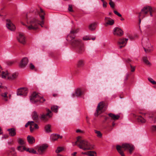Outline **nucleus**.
I'll use <instances>...</instances> for the list:
<instances>
[{
	"instance_id": "f257e3e1",
	"label": "nucleus",
	"mask_w": 156,
	"mask_h": 156,
	"mask_svg": "<svg viewBox=\"0 0 156 156\" xmlns=\"http://www.w3.org/2000/svg\"><path fill=\"white\" fill-rule=\"evenodd\" d=\"M36 11L38 12V13L40 17L42 20L41 21H39L36 18L31 19L29 20H27V15H26V20L27 22V25H26L27 29L29 30H35L37 29L39 25H40L41 27H43V25L44 24V15L45 13L44 11L40 8V11H38L37 9Z\"/></svg>"
},
{
	"instance_id": "f03ea898",
	"label": "nucleus",
	"mask_w": 156,
	"mask_h": 156,
	"mask_svg": "<svg viewBox=\"0 0 156 156\" xmlns=\"http://www.w3.org/2000/svg\"><path fill=\"white\" fill-rule=\"evenodd\" d=\"M78 31V29H72L70 31V33L67 36V41L70 42L72 45L74 47H77L82 43L80 40L75 38V34Z\"/></svg>"
},
{
	"instance_id": "7ed1b4c3",
	"label": "nucleus",
	"mask_w": 156,
	"mask_h": 156,
	"mask_svg": "<svg viewBox=\"0 0 156 156\" xmlns=\"http://www.w3.org/2000/svg\"><path fill=\"white\" fill-rule=\"evenodd\" d=\"M116 149L122 156H125L122 148H124L125 150H128L130 154H131L134 149V147L132 144L127 143L123 144L121 146L118 145L116 146Z\"/></svg>"
},
{
	"instance_id": "20e7f679",
	"label": "nucleus",
	"mask_w": 156,
	"mask_h": 156,
	"mask_svg": "<svg viewBox=\"0 0 156 156\" xmlns=\"http://www.w3.org/2000/svg\"><path fill=\"white\" fill-rule=\"evenodd\" d=\"M78 147L84 151L91 150L94 148V145L86 140H82L81 138H80L79 144H78Z\"/></svg>"
},
{
	"instance_id": "39448f33",
	"label": "nucleus",
	"mask_w": 156,
	"mask_h": 156,
	"mask_svg": "<svg viewBox=\"0 0 156 156\" xmlns=\"http://www.w3.org/2000/svg\"><path fill=\"white\" fill-rule=\"evenodd\" d=\"M30 100L31 102L35 103L38 102L43 103L45 100L42 97H40L36 92H34L30 97Z\"/></svg>"
},
{
	"instance_id": "423d86ee",
	"label": "nucleus",
	"mask_w": 156,
	"mask_h": 156,
	"mask_svg": "<svg viewBox=\"0 0 156 156\" xmlns=\"http://www.w3.org/2000/svg\"><path fill=\"white\" fill-rule=\"evenodd\" d=\"M106 109V107L104 102H100L98 105L96 113L97 115H98L101 112L105 111Z\"/></svg>"
},
{
	"instance_id": "0eeeda50",
	"label": "nucleus",
	"mask_w": 156,
	"mask_h": 156,
	"mask_svg": "<svg viewBox=\"0 0 156 156\" xmlns=\"http://www.w3.org/2000/svg\"><path fill=\"white\" fill-rule=\"evenodd\" d=\"M153 11L151 7L150 6H146L144 7L141 10L140 12V16H141L142 14L144 15L146 14L148 12H150V15L151 16H152V12Z\"/></svg>"
},
{
	"instance_id": "6e6552de",
	"label": "nucleus",
	"mask_w": 156,
	"mask_h": 156,
	"mask_svg": "<svg viewBox=\"0 0 156 156\" xmlns=\"http://www.w3.org/2000/svg\"><path fill=\"white\" fill-rule=\"evenodd\" d=\"M46 111L47 113H43L39 117L40 119L44 121H47L48 118L51 116V111L48 109H46Z\"/></svg>"
},
{
	"instance_id": "1a4fd4ad",
	"label": "nucleus",
	"mask_w": 156,
	"mask_h": 156,
	"mask_svg": "<svg viewBox=\"0 0 156 156\" xmlns=\"http://www.w3.org/2000/svg\"><path fill=\"white\" fill-rule=\"evenodd\" d=\"M28 91L26 87H22L19 89L17 93V95L26 96L27 95Z\"/></svg>"
},
{
	"instance_id": "9d476101",
	"label": "nucleus",
	"mask_w": 156,
	"mask_h": 156,
	"mask_svg": "<svg viewBox=\"0 0 156 156\" xmlns=\"http://www.w3.org/2000/svg\"><path fill=\"white\" fill-rule=\"evenodd\" d=\"M5 88L3 86H0V95L2 97V99L5 101H7L8 97L7 93L5 91Z\"/></svg>"
},
{
	"instance_id": "9b49d317",
	"label": "nucleus",
	"mask_w": 156,
	"mask_h": 156,
	"mask_svg": "<svg viewBox=\"0 0 156 156\" xmlns=\"http://www.w3.org/2000/svg\"><path fill=\"white\" fill-rule=\"evenodd\" d=\"M18 41L23 44H25L26 43V38L24 34L23 33H19V36L17 37Z\"/></svg>"
},
{
	"instance_id": "f8f14e48",
	"label": "nucleus",
	"mask_w": 156,
	"mask_h": 156,
	"mask_svg": "<svg viewBox=\"0 0 156 156\" xmlns=\"http://www.w3.org/2000/svg\"><path fill=\"white\" fill-rule=\"evenodd\" d=\"M113 33L115 35L121 36L123 34V32L120 28L116 27L114 28Z\"/></svg>"
},
{
	"instance_id": "ddd939ff",
	"label": "nucleus",
	"mask_w": 156,
	"mask_h": 156,
	"mask_svg": "<svg viewBox=\"0 0 156 156\" xmlns=\"http://www.w3.org/2000/svg\"><path fill=\"white\" fill-rule=\"evenodd\" d=\"M48 146L47 144H43L40 146L38 149V151L39 154H41L44 153Z\"/></svg>"
},
{
	"instance_id": "4468645a",
	"label": "nucleus",
	"mask_w": 156,
	"mask_h": 156,
	"mask_svg": "<svg viewBox=\"0 0 156 156\" xmlns=\"http://www.w3.org/2000/svg\"><path fill=\"white\" fill-rule=\"evenodd\" d=\"M28 62V60L27 58H23L19 63V66L20 68H23L27 64Z\"/></svg>"
},
{
	"instance_id": "2eb2a0df",
	"label": "nucleus",
	"mask_w": 156,
	"mask_h": 156,
	"mask_svg": "<svg viewBox=\"0 0 156 156\" xmlns=\"http://www.w3.org/2000/svg\"><path fill=\"white\" fill-rule=\"evenodd\" d=\"M83 94V92L80 88H77L75 90L74 93L73 94L72 96L73 97L75 96H80Z\"/></svg>"
},
{
	"instance_id": "dca6fc26",
	"label": "nucleus",
	"mask_w": 156,
	"mask_h": 156,
	"mask_svg": "<svg viewBox=\"0 0 156 156\" xmlns=\"http://www.w3.org/2000/svg\"><path fill=\"white\" fill-rule=\"evenodd\" d=\"M105 21L106 22L105 24L106 26L107 25H112L114 23V20L110 17H105Z\"/></svg>"
},
{
	"instance_id": "f3484780",
	"label": "nucleus",
	"mask_w": 156,
	"mask_h": 156,
	"mask_svg": "<svg viewBox=\"0 0 156 156\" xmlns=\"http://www.w3.org/2000/svg\"><path fill=\"white\" fill-rule=\"evenodd\" d=\"M30 128L31 132H33L34 129H38L39 126L37 124L35 123L34 121H31Z\"/></svg>"
},
{
	"instance_id": "a211bd4d",
	"label": "nucleus",
	"mask_w": 156,
	"mask_h": 156,
	"mask_svg": "<svg viewBox=\"0 0 156 156\" xmlns=\"http://www.w3.org/2000/svg\"><path fill=\"white\" fill-rule=\"evenodd\" d=\"M76 48V51L79 53H82L84 51V49L82 43L77 46Z\"/></svg>"
},
{
	"instance_id": "6ab92c4d",
	"label": "nucleus",
	"mask_w": 156,
	"mask_h": 156,
	"mask_svg": "<svg viewBox=\"0 0 156 156\" xmlns=\"http://www.w3.org/2000/svg\"><path fill=\"white\" fill-rule=\"evenodd\" d=\"M128 39L126 38H120L118 41V44L119 45L124 44L126 45Z\"/></svg>"
},
{
	"instance_id": "aec40b11",
	"label": "nucleus",
	"mask_w": 156,
	"mask_h": 156,
	"mask_svg": "<svg viewBox=\"0 0 156 156\" xmlns=\"http://www.w3.org/2000/svg\"><path fill=\"white\" fill-rule=\"evenodd\" d=\"M98 24L97 22H95L90 24L88 27L89 30L92 31L95 30Z\"/></svg>"
},
{
	"instance_id": "412c9836",
	"label": "nucleus",
	"mask_w": 156,
	"mask_h": 156,
	"mask_svg": "<svg viewBox=\"0 0 156 156\" xmlns=\"http://www.w3.org/2000/svg\"><path fill=\"white\" fill-rule=\"evenodd\" d=\"M148 118L152 121H153L154 123H155L156 121V117L152 113L148 114Z\"/></svg>"
},
{
	"instance_id": "4be33fe9",
	"label": "nucleus",
	"mask_w": 156,
	"mask_h": 156,
	"mask_svg": "<svg viewBox=\"0 0 156 156\" xmlns=\"http://www.w3.org/2000/svg\"><path fill=\"white\" fill-rule=\"evenodd\" d=\"M27 140L28 142L30 144H33L35 142L34 138L30 136L29 135L27 136Z\"/></svg>"
},
{
	"instance_id": "5701e85b",
	"label": "nucleus",
	"mask_w": 156,
	"mask_h": 156,
	"mask_svg": "<svg viewBox=\"0 0 156 156\" xmlns=\"http://www.w3.org/2000/svg\"><path fill=\"white\" fill-rule=\"evenodd\" d=\"M38 115L36 111H34L32 114V119L35 121H38Z\"/></svg>"
},
{
	"instance_id": "b1692460",
	"label": "nucleus",
	"mask_w": 156,
	"mask_h": 156,
	"mask_svg": "<svg viewBox=\"0 0 156 156\" xmlns=\"http://www.w3.org/2000/svg\"><path fill=\"white\" fill-rule=\"evenodd\" d=\"M137 119L139 122H140L142 123H145L146 121V120L141 115L139 116Z\"/></svg>"
},
{
	"instance_id": "393cba45",
	"label": "nucleus",
	"mask_w": 156,
	"mask_h": 156,
	"mask_svg": "<svg viewBox=\"0 0 156 156\" xmlns=\"http://www.w3.org/2000/svg\"><path fill=\"white\" fill-rule=\"evenodd\" d=\"M16 129L14 128H10V136H14L16 135Z\"/></svg>"
},
{
	"instance_id": "a878e982",
	"label": "nucleus",
	"mask_w": 156,
	"mask_h": 156,
	"mask_svg": "<svg viewBox=\"0 0 156 156\" xmlns=\"http://www.w3.org/2000/svg\"><path fill=\"white\" fill-rule=\"evenodd\" d=\"M108 115L112 119L114 120L118 119L120 117V116L118 115H116L111 113L109 114Z\"/></svg>"
},
{
	"instance_id": "bb28decb",
	"label": "nucleus",
	"mask_w": 156,
	"mask_h": 156,
	"mask_svg": "<svg viewBox=\"0 0 156 156\" xmlns=\"http://www.w3.org/2000/svg\"><path fill=\"white\" fill-rule=\"evenodd\" d=\"M84 65V61L83 60H79L77 63V66L78 67H83Z\"/></svg>"
},
{
	"instance_id": "cd10ccee",
	"label": "nucleus",
	"mask_w": 156,
	"mask_h": 156,
	"mask_svg": "<svg viewBox=\"0 0 156 156\" xmlns=\"http://www.w3.org/2000/svg\"><path fill=\"white\" fill-rule=\"evenodd\" d=\"M44 130L46 132L49 133L51 132V125L48 124L46 125L44 127Z\"/></svg>"
},
{
	"instance_id": "c85d7f7f",
	"label": "nucleus",
	"mask_w": 156,
	"mask_h": 156,
	"mask_svg": "<svg viewBox=\"0 0 156 156\" xmlns=\"http://www.w3.org/2000/svg\"><path fill=\"white\" fill-rule=\"evenodd\" d=\"M1 71H0V77L3 78H6L8 73L7 72L2 71L1 74Z\"/></svg>"
},
{
	"instance_id": "c756f323",
	"label": "nucleus",
	"mask_w": 156,
	"mask_h": 156,
	"mask_svg": "<svg viewBox=\"0 0 156 156\" xmlns=\"http://www.w3.org/2000/svg\"><path fill=\"white\" fill-rule=\"evenodd\" d=\"M143 60L144 62L147 65H151V63L147 60V58L146 57H144L143 58Z\"/></svg>"
},
{
	"instance_id": "7c9ffc66",
	"label": "nucleus",
	"mask_w": 156,
	"mask_h": 156,
	"mask_svg": "<svg viewBox=\"0 0 156 156\" xmlns=\"http://www.w3.org/2000/svg\"><path fill=\"white\" fill-rule=\"evenodd\" d=\"M51 108L53 112L57 113L58 111V107L57 106L53 105L52 106Z\"/></svg>"
},
{
	"instance_id": "2f4dec72",
	"label": "nucleus",
	"mask_w": 156,
	"mask_h": 156,
	"mask_svg": "<svg viewBox=\"0 0 156 156\" xmlns=\"http://www.w3.org/2000/svg\"><path fill=\"white\" fill-rule=\"evenodd\" d=\"M80 138H81V137L78 136L77 138V140L75 142L72 143L73 146L77 145L78 147V144H79Z\"/></svg>"
},
{
	"instance_id": "473e14b6",
	"label": "nucleus",
	"mask_w": 156,
	"mask_h": 156,
	"mask_svg": "<svg viewBox=\"0 0 156 156\" xmlns=\"http://www.w3.org/2000/svg\"><path fill=\"white\" fill-rule=\"evenodd\" d=\"M59 135L55 134L51 136V139L53 141L56 140L59 137Z\"/></svg>"
},
{
	"instance_id": "72a5a7b5",
	"label": "nucleus",
	"mask_w": 156,
	"mask_h": 156,
	"mask_svg": "<svg viewBox=\"0 0 156 156\" xmlns=\"http://www.w3.org/2000/svg\"><path fill=\"white\" fill-rule=\"evenodd\" d=\"M26 151L29 152L33 154H36L37 152L33 148H27Z\"/></svg>"
},
{
	"instance_id": "f704fd0d",
	"label": "nucleus",
	"mask_w": 156,
	"mask_h": 156,
	"mask_svg": "<svg viewBox=\"0 0 156 156\" xmlns=\"http://www.w3.org/2000/svg\"><path fill=\"white\" fill-rule=\"evenodd\" d=\"M96 153L94 151H88V156H96Z\"/></svg>"
},
{
	"instance_id": "c9c22d12",
	"label": "nucleus",
	"mask_w": 156,
	"mask_h": 156,
	"mask_svg": "<svg viewBox=\"0 0 156 156\" xmlns=\"http://www.w3.org/2000/svg\"><path fill=\"white\" fill-rule=\"evenodd\" d=\"M27 148L22 146H20L17 147V149L20 151H23L25 150L26 151Z\"/></svg>"
},
{
	"instance_id": "e433bc0d",
	"label": "nucleus",
	"mask_w": 156,
	"mask_h": 156,
	"mask_svg": "<svg viewBox=\"0 0 156 156\" xmlns=\"http://www.w3.org/2000/svg\"><path fill=\"white\" fill-rule=\"evenodd\" d=\"M18 143L19 144L21 145H23L25 144V142L21 138H19L18 139Z\"/></svg>"
},
{
	"instance_id": "4c0bfd02",
	"label": "nucleus",
	"mask_w": 156,
	"mask_h": 156,
	"mask_svg": "<svg viewBox=\"0 0 156 156\" xmlns=\"http://www.w3.org/2000/svg\"><path fill=\"white\" fill-rule=\"evenodd\" d=\"M95 133L97 134V136L101 138L102 136V134L99 131H97V130H94Z\"/></svg>"
},
{
	"instance_id": "58836bf2",
	"label": "nucleus",
	"mask_w": 156,
	"mask_h": 156,
	"mask_svg": "<svg viewBox=\"0 0 156 156\" xmlns=\"http://www.w3.org/2000/svg\"><path fill=\"white\" fill-rule=\"evenodd\" d=\"M17 74L16 73H12L10 76V80H14L17 77Z\"/></svg>"
},
{
	"instance_id": "ea45409f",
	"label": "nucleus",
	"mask_w": 156,
	"mask_h": 156,
	"mask_svg": "<svg viewBox=\"0 0 156 156\" xmlns=\"http://www.w3.org/2000/svg\"><path fill=\"white\" fill-rule=\"evenodd\" d=\"M109 4L112 8H114L115 7V3L112 1V0H109Z\"/></svg>"
},
{
	"instance_id": "a19ab883",
	"label": "nucleus",
	"mask_w": 156,
	"mask_h": 156,
	"mask_svg": "<svg viewBox=\"0 0 156 156\" xmlns=\"http://www.w3.org/2000/svg\"><path fill=\"white\" fill-rule=\"evenodd\" d=\"M6 26L8 29L10 30V19H7L6 20Z\"/></svg>"
},
{
	"instance_id": "79ce46f5",
	"label": "nucleus",
	"mask_w": 156,
	"mask_h": 156,
	"mask_svg": "<svg viewBox=\"0 0 156 156\" xmlns=\"http://www.w3.org/2000/svg\"><path fill=\"white\" fill-rule=\"evenodd\" d=\"M16 29V27L14 24L10 22V30L14 31Z\"/></svg>"
},
{
	"instance_id": "37998d69",
	"label": "nucleus",
	"mask_w": 156,
	"mask_h": 156,
	"mask_svg": "<svg viewBox=\"0 0 156 156\" xmlns=\"http://www.w3.org/2000/svg\"><path fill=\"white\" fill-rule=\"evenodd\" d=\"M63 150V148L62 147H59L57 148L55 151V152L58 153L61 152Z\"/></svg>"
},
{
	"instance_id": "c03bdc74",
	"label": "nucleus",
	"mask_w": 156,
	"mask_h": 156,
	"mask_svg": "<svg viewBox=\"0 0 156 156\" xmlns=\"http://www.w3.org/2000/svg\"><path fill=\"white\" fill-rule=\"evenodd\" d=\"M149 81L153 84L156 85V82L154 81L151 78H149L148 79Z\"/></svg>"
},
{
	"instance_id": "a18cd8bd",
	"label": "nucleus",
	"mask_w": 156,
	"mask_h": 156,
	"mask_svg": "<svg viewBox=\"0 0 156 156\" xmlns=\"http://www.w3.org/2000/svg\"><path fill=\"white\" fill-rule=\"evenodd\" d=\"M144 48V50L145 51L146 53H149V52L153 50L152 49H150V48L146 49Z\"/></svg>"
},
{
	"instance_id": "49530a36",
	"label": "nucleus",
	"mask_w": 156,
	"mask_h": 156,
	"mask_svg": "<svg viewBox=\"0 0 156 156\" xmlns=\"http://www.w3.org/2000/svg\"><path fill=\"white\" fill-rule=\"evenodd\" d=\"M68 10L70 12H72L73 11V7L72 6V5H69V7L68 8Z\"/></svg>"
},
{
	"instance_id": "de8ad7c7",
	"label": "nucleus",
	"mask_w": 156,
	"mask_h": 156,
	"mask_svg": "<svg viewBox=\"0 0 156 156\" xmlns=\"http://www.w3.org/2000/svg\"><path fill=\"white\" fill-rule=\"evenodd\" d=\"M114 12L119 17H121L122 16V15L120 13H119L117 11L114 10Z\"/></svg>"
},
{
	"instance_id": "09e8293b",
	"label": "nucleus",
	"mask_w": 156,
	"mask_h": 156,
	"mask_svg": "<svg viewBox=\"0 0 156 156\" xmlns=\"http://www.w3.org/2000/svg\"><path fill=\"white\" fill-rule=\"evenodd\" d=\"M151 129L153 132L156 131V125H153L151 126Z\"/></svg>"
},
{
	"instance_id": "8fccbe9b",
	"label": "nucleus",
	"mask_w": 156,
	"mask_h": 156,
	"mask_svg": "<svg viewBox=\"0 0 156 156\" xmlns=\"http://www.w3.org/2000/svg\"><path fill=\"white\" fill-rule=\"evenodd\" d=\"M83 40L85 41L90 40V38L88 36H86L83 37Z\"/></svg>"
},
{
	"instance_id": "3c124183",
	"label": "nucleus",
	"mask_w": 156,
	"mask_h": 156,
	"mask_svg": "<svg viewBox=\"0 0 156 156\" xmlns=\"http://www.w3.org/2000/svg\"><path fill=\"white\" fill-rule=\"evenodd\" d=\"M145 17V16L144 15V14H142L141 16H140V14H139V21L140 23L141 22V18L143 19Z\"/></svg>"
},
{
	"instance_id": "603ef678",
	"label": "nucleus",
	"mask_w": 156,
	"mask_h": 156,
	"mask_svg": "<svg viewBox=\"0 0 156 156\" xmlns=\"http://www.w3.org/2000/svg\"><path fill=\"white\" fill-rule=\"evenodd\" d=\"M131 67V71L132 72H133L135 71V68L134 67H133L131 65H130Z\"/></svg>"
},
{
	"instance_id": "864d4df0",
	"label": "nucleus",
	"mask_w": 156,
	"mask_h": 156,
	"mask_svg": "<svg viewBox=\"0 0 156 156\" xmlns=\"http://www.w3.org/2000/svg\"><path fill=\"white\" fill-rule=\"evenodd\" d=\"M31 124V121H28L25 125V127H27L29 125L30 126V124Z\"/></svg>"
},
{
	"instance_id": "5fc2aeb1",
	"label": "nucleus",
	"mask_w": 156,
	"mask_h": 156,
	"mask_svg": "<svg viewBox=\"0 0 156 156\" xmlns=\"http://www.w3.org/2000/svg\"><path fill=\"white\" fill-rule=\"evenodd\" d=\"M30 67L31 69H34L35 67L32 63H30Z\"/></svg>"
},
{
	"instance_id": "6e6d98bb",
	"label": "nucleus",
	"mask_w": 156,
	"mask_h": 156,
	"mask_svg": "<svg viewBox=\"0 0 156 156\" xmlns=\"http://www.w3.org/2000/svg\"><path fill=\"white\" fill-rule=\"evenodd\" d=\"M103 6L104 8H106L107 7V2L105 1H104V2H103Z\"/></svg>"
},
{
	"instance_id": "4d7b16f0",
	"label": "nucleus",
	"mask_w": 156,
	"mask_h": 156,
	"mask_svg": "<svg viewBox=\"0 0 156 156\" xmlns=\"http://www.w3.org/2000/svg\"><path fill=\"white\" fill-rule=\"evenodd\" d=\"M9 137V136L7 135H4L2 137V139H5Z\"/></svg>"
},
{
	"instance_id": "13d9d810",
	"label": "nucleus",
	"mask_w": 156,
	"mask_h": 156,
	"mask_svg": "<svg viewBox=\"0 0 156 156\" xmlns=\"http://www.w3.org/2000/svg\"><path fill=\"white\" fill-rule=\"evenodd\" d=\"M129 76V74H126V77L125 79V80H127L128 79Z\"/></svg>"
},
{
	"instance_id": "bf43d9fd",
	"label": "nucleus",
	"mask_w": 156,
	"mask_h": 156,
	"mask_svg": "<svg viewBox=\"0 0 156 156\" xmlns=\"http://www.w3.org/2000/svg\"><path fill=\"white\" fill-rule=\"evenodd\" d=\"M10 152L9 150L6 151L5 153V154L9 155Z\"/></svg>"
},
{
	"instance_id": "052dcab7",
	"label": "nucleus",
	"mask_w": 156,
	"mask_h": 156,
	"mask_svg": "<svg viewBox=\"0 0 156 156\" xmlns=\"http://www.w3.org/2000/svg\"><path fill=\"white\" fill-rule=\"evenodd\" d=\"M14 142V139H12V140L11 141H10V144H13Z\"/></svg>"
},
{
	"instance_id": "680f3d73",
	"label": "nucleus",
	"mask_w": 156,
	"mask_h": 156,
	"mask_svg": "<svg viewBox=\"0 0 156 156\" xmlns=\"http://www.w3.org/2000/svg\"><path fill=\"white\" fill-rule=\"evenodd\" d=\"M108 119H109V117H105V120L103 121V122H105V121L107 120Z\"/></svg>"
},
{
	"instance_id": "e2e57ef3",
	"label": "nucleus",
	"mask_w": 156,
	"mask_h": 156,
	"mask_svg": "<svg viewBox=\"0 0 156 156\" xmlns=\"http://www.w3.org/2000/svg\"><path fill=\"white\" fill-rule=\"evenodd\" d=\"M15 61L13 60H11L10 61V65L13 64L15 63Z\"/></svg>"
},
{
	"instance_id": "0e129e2a",
	"label": "nucleus",
	"mask_w": 156,
	"mask_h": 156,
	"mask_svg": "<svg viewBox=\"0 0 156 156\" xmlns=\"http://www.w3.org/2000/svg\"><path fill=\"white\" fill-rule=\"evenodd\" d=\"M76 132L77 133H79V132L82 133L83 132L81 130L77 129L76 130Z\"/></svg>"
},
{
	"instance_id": "69168bd1",
	"label": "nucleus",
	"mask_w": 156,
	"mask_h": 156,
	"mask_svg": "<svg viewBox=\"0 0 156 156\" xmlns=\"http://www.w3.org/2000/svg\"><path fill=\"white\" fill-rule=\"evenodd\" d=\"M82 154H85V155H87L88 156V151L87 152H82Z\"/></svg>"
},
{
	"instance_id": "338daca9",
	"label": "nucleus",
	"mask_w": 156,
	"mask_h": 156,
	"mask_svg": "<svg viewBox=\"0 0 156 156\" xmlns=\"http://www.w3.org/2000/svg\"><path fill=\"white\" fill-rule=\"evenodd\" d=\"M53 96L54 97H57L58 96V94H53Z\"/></svg>"
},
{
	"instance_id": "774afa93",
	"label": "nucleus",
	"mask_w": 156,
	"mask_h": 156,
	"mask_svg": "<svg viewBox=\"0 0 156 156\" xmlns=\"http://www.w3.org/2000/svg\"><path fill=\"white\" fill-rule=\"evenodd\" d=\"M76 154L77 153L76 152H74L73 154H72L73 155V156H76Z\"/></svg>"
}]
</instances>
